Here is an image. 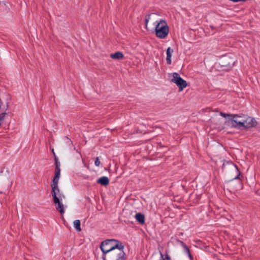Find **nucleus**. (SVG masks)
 <instances>
[{"label":"nucleus","instance_id":"f257e3e1","mask_svg":"<svg viewBox=\"0 0 260 260\" xmlns=\"http://www.w3.org/2000/svg\"><path fill=\"white\" fill-rule=\"evenodd\" d=\"M123 246L119 241L115 239H107L103 241L100 245V248L103 252V255H107L109 252L117 249Z\"/></svg>","mask_w":260,"mask_h":260},{"label":"nucleus","instance_id":"dca6fc26","mask_svg":"<svg viewBox=\"0 0 260 260\" xmlns=\"http://www.w3.org/2000/svg\"><path fill=\"white\" fill-rule=\"evenodd\" d=\"M74 226L78 232L81 231L80 227V221L79 220H76L74 221Z\"/></svg>","mask_w":260,"mask_h":260},{"label":"nucleus","instance_id":"7ed1b4c3","mask_svg":"<svg viewBox=\"0 0 260 260\" xmlns=\"http://www.w3.org/2000/svg\"><path fill=\"white\" fill-rule=\"evenodd\" d=\"M220 115L223 117H229L230 120V125L234 128H240L244 126V115H239L238 114H226L223 112L220 113Z\"/></svg>","mask_w":260,"mask_h":260},{"label":"nucleus","instance_id":"2eb2a0df","mask_svg":"<svg viewBox=\"0 0 260 260\" xmlns=\"http://www.w3.org/2000/svg\"><path fill=\"white\" fill-rule=\"evenodd\" d=\"M177 242L178 244H179L183 248L184 252L185 253L186 252H188L189 250L188 247L187 245L182 241L180 240H177Z\"/></svg>","mask_w":260,"mask_h":260},{"label":"nucleus","instance_id":"4468645a","mask_svg":"<svg viewBox=\"0 0 260 260\" xmlns=\"http://www.w3.org/2000/svg\"><path fill=\"white\" fill-rule=\"evenodd\" d=\"M136 220L141 224H143L145 222V217L143 214L140 213H137L135 215Z\"/></svg>","mask_w":260,"mask_h":260},{"label":"nucleus","instance_id":"f03ea898","mask_svg":"<svg viewBox=\"0 0 260 260\" xmlns=\"http://www.w3.org/2000/svg\"><path fill=\"white\" fill-rule=\"evenodd\" d=\"M155 34L157 38L164 39L168 36L169 27L166 20L161 19L159 22L156 21Z\"/></svg>","mask_w":260,"mask_h":260},{"label":"nucleus","instance_id":"ddd939ff","mask_svg":"<svg viewBox=\"0 0 260 260\" xmlns=\"http://www.w3.org/2000/svg\"><path fill=\"white\" fill-rule=\"evenodd\" d=\"M110 57L113 59H119L123 58L124 56L121 52L117 51L114 53L111 54Z\"/></svg>","mask_w":260,"mask_h":260},{"label":"nucleus","instance_id":"6ab92c4d","mask_svg":"<svg viewBox=\"0 0 260 260\" xmlns=\"http://www.w3.org/2000/svg\"><path fill=\"white\" fill-rule=\"evenodd\" d=\"M60 162L57 160L56 158H55V169H60Z\"/></svg>","mask_w":260,"mask_h":260},{"label":"nucleus","instance_id":"39448f33","mask_svg":"<svg viewBox=\"0 0 260 260\" xmlns=\"http://www.w3.org/2000/svg\"><path fill=\"white\" fill-rule=\"evenodd\" d=\"M172 76L173 78L171 79V82L176 84L179 88V91H182L187 86L186 81L183 80L178 73L176 72L173 73Z\"/></svg>","mask_w":260,"mask_h":260},{"label":"nucleus","instance_id":"20e7f679","mask_svg":"<svg viewBox=\"0 0 260 260\" xmlns=\"http://www.w3.org/2000/svg\"><path fill=\"white\" fill-rule=\"evenodd\" d=\"M124 245L116 250L111 251L107 255H103V260H125L126 257L123 251Z\"/></svg>","mask_w":260,"mask_h":260},{"label":"nucleus","instance_id":"f3484780","mask_svg":"<svg viewBox=\"0 0 260 260\" xmlns=\"http://www.w3.org/2000/svg\"><path fill=\"white\" fill-rule=\"evenodd\" d=\"M150 17H151V14L147 15L145 17V26L146 28L147 27L148 23L149 22V21L150 19Z\"/></svg>","mask_w":260,"mask_h":260},{"label":"nucleus","instance_id":"412c9836","mask_svg":"<svg viewBox=\"0 0 260 260\" xmlns=\"http://www.w3.org/2000/svg\"><path fill=\"white\" fill-rule=\"evenodd\" d=\"M3 193H4L3 188H0V194H2Z\"/></svg>","mask_w":260,"mask_h":260},{"label":"nucleus","instance_id":"f8f14e48","mask_svg":"<svg viewBox=\"0 0 260 260\" xmlns=\"http://www.w3.org/2000/svg\"><path fill=\"white\" fill-rule=\"evenodd\" d=\"M96 182L98 184L103 186H107L109 183V179L107 177L103 176L99 178Z\"/></svg>","mask_w":260,"mask_h":260},{"label":"nucleus","instance_id":"1a4fd4ad","mask_svg":"<svg viewBox=\"0 0 260 260\" xmlns=\"http://www.w3.org/2000/svg\"><path fill=\"white\" fill-rule=\"evenodd\" d=\"M234 168H235L238 174L237 176L234 178V179L238 180V185L236 187L237 189H241L242 188V182L241 177H243L242 175L241 174L240 171L238 169V168L237 165H233Z\"/></svg>","mask_w":260,"mask_h":260},{"label":"nucleus","instance_id":"9d476101","mask_svg":"<svg viewBox=\"0 0 260 260\" xmlns=\"http://www.w3.org/2000/svg\"><path fill=\"white\" fill-rule=\"evenodd\" d=\"M60 175V169H55V175L51 184H58Z\"/></svg>","mask_w":260,"mask_h":260},{"label":"nucleus","instance_id":"a211bd4d","mask_svg":"<svg viewBox=\"0 0 260 260\" xmlns=\"http://www.w3.org/2000/svg\"><path fill=\"white\" fill-rule=\"evenodd\" d=\"M94 164L96 166H99L101 164V162L100 161L99 158L96 157L95 159Z\"/></svg>","mask_w":260,"mask_h":260},{"label":"nucleus","instance_id":"0eeeda50","mask_svg":"<svg viewBox=\"0 0 260 260\" xmlns=\"http://www.w3.org/2000/svg\"><path fill=\"white\" fill-rule=\"evenodd\" d=\"M244 126H243V127L250 128L256 126L257 122L254 118L244 115Z\"/></svg>","mask_w":260,"mask_h":260},{"label":"nucleus","instance_id":"423d86ee","mask_svg":"<svg viewBox=\"0 0 260 260\" xmlns=\"http://www.w3.org/2000/svg\"><path fill=\"white\" fill-rule=\"evenodd\" d=\"M50 186L53 200H54L55 198L56 199H60L61 200L65 198L64 195L60 192L58 184H51Z\"/></svg>","mask_w":260,"mask_h":260},{"label":"nucleus","instance_id":"6e6552de","mask_svg":"<svg viewBox=\"0 0 260 260\" xmlns=\"http://www.w3.org/2000/svg\"><path fill=\"white\" fill-rule=\"evenodd\" d=\"M53 200L55 205L56 209L59 211L61 215L63 214L64 213V206L61 202L62 200L60 199H56V198Z\"/></svg>","mask_w":260,"mask_h":260},{"label":"nucleus","instance_id":"aec40b11","mask_svg":"<svg viewBox=\"0 0 260 260\" xmlns=\"http://www.w3.org/2000/svg\"><path fill=\"white\" fill-rule=\"evenodd\" d=\"M185 253H186V254L188 255L190 260H194L193 257L191 255L189 250H188V252H186Z\"/></svg>","mask_w":260,"mask_h":260},{"label":"nucleus","instance_id":"9b49d317","mask_svg":"<svg viewBox=\"0 0 260 260\" xmlns=\"http://www.w3.org/2000/svg\"><path fill=\"white\" fill-rule=\"evenodd\" d=\"M174 50L173 49H172L171 47H168L167 49V57H166V61L168 64H171L172 61H171V57L172 53H173Z\"/></svg>","mask_w":260,"mask_h":260}]
</instances>
